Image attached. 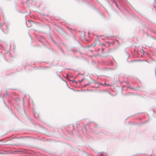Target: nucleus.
Returning a JSON list of instances; mask_svg holds the SVG:
<instances>
[{
    "label": "nucleus",
    "mask_w": 156,
    "mask_h": 156,
    "mask_svg": "<svg viewBox=\"0 0 156 156\" xmlns=\"http://www.w3.org/2000/svg\"><path fill=\"white\" fill-rule=\"evenodd\" d=\"M65 83H66V84H67V82H66V81H65Z\"/></svg>",
    "instance_id": "f03ea898"
},
{
    "label": "nucleus",
    "mask_w": 156,
    "mask_h": 156,
    "mask_svg": "<svg viewBox=\"0 0 156 156\" xmlns=\"http://www.w3.org/2000/svg\"><path fill=\"white\" fill-rule=\"evenodd\" d=\"M104 50V48H102V51H103Z\"/></svg>",
    "instance_id": "f257e3e1"
}]
</instances>
